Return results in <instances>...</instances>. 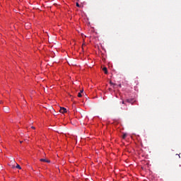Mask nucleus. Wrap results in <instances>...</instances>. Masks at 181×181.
<instances>
[{
    "label": "nucleus",
    "instance_id": "f257e3e1",
    "mask_svg": "<svg viewBox=\"0 0 181 181\" xmlns=\"http://www.w3.org/2000/svg\"><path fill=\"white\" fill-rule=\"evenodd\" d=\"M59 112H62V114H64V112H67V109H66L65 107H61Z\"/></svg>",
    "mask_w": 181,
    "mask_h": 181
},
{
    "label": "nucleus",
    "instance_id": "f03ea898",
    "mask_svg": "<svg viewBox=\"0 0 181 181\" xmlns=\"http://www.w3.org/2000/svg\"><path fill=\"white\" fill-rule=\"evenodd\" d=\"M126 101L127 103H129V104H132V105H133L134 103H135V101H134V99H127Z\"/></svg>",
    "mask_w": 181,
    "mask_h": 181
},
{
    "label": "nucleus",
    "instance_id": "7ed1b4c3",
    "mask_svg": "<svg viewBox=\"0 0 181 181\" xmlns=\"http://www.w3.org/2000/svg\"><path fill=\"white\" fill-rule=\"evenodd\" d=\"M40 162H47V163H50V160H46L45 158H41Z\"/></svg>",
    "mask_w": 181,
    "mask_h": 181
},
{
    "label": "nucleus",
    "instance_id": "20e7f679",
    "mask_svg": "<svg viewBox=\"0 0 181 181\" xmlns=\"http://www.w3.org/2000/svg\"><path fill=\"white\" fill-rule=\"evenodd\" d=\"M103 70L104 71L105 74H108V71L107 70V67H104V68L103 69Z\"/></svg>",
    "mask_w": 181,
    "mask_h": 181
},
{
    "label": "nucleus",
    "instance_id": "39448f33",
    "mask_svg": "<svg viewBox=\"0 0 181 181\" xmlns=\"http://www.w3.org/2000/svg\"><path fill=\"white\" fill-rule=\"evenodd\" d=\"M127 135L128 134L127 133L123 134V136H122L123 139H125V138H127Z\"/></svg>",
    "mask_w": 181,
    "mask_h": 181
},
{
    "label": "nucleus",
    "instance_id": "423d86ee",
    "mask_svg": "<svg viewBox=\"0 0 181 181\" xmlns=\"http://www.w3.org/2000/svg\"><path fill=\"white\" fill-rule=\"evenodd\" d=\"M4 111L5 112H8V111H9V107H5Z\"/></svg>",
    "mask_w": 181,
    "mask_h": 181
},
{
    "label": "nucleus",
    "instance_id": "0eeeda50",
    "mask_svg": "<svg viewBox=\"0 0 181 181\" xmlns=\"http://www.w3.org/2000/svg\"><path fill=\"white\" fill-rule=\"evenodd\" d=\"M16 168L17 169H22V168L21 167V165H19V164H17Z\"/></svg>",
    "mask_w": 181,
    "mask_h": 181
},
{
    "label": "nucleus",
    "instance_id": "6e6552de",
    "mask_svg": "<svg viewBox=\"0 0 181 181\" xmlns=\"http://www.w3.org/2000/svg\"><path fill=\"white\" fill-rule=\"evenodd\" d=\"M78 97H79V98H80V97H83V95H81V93L79 92V93H78Z\"/></svg>",
    "mask_w": 181,
    "mask_h": 181
},
{
    "label": "nucleus",
    "instance_id": "1a4fd4ad",
    "mask_svg": "<svg viewBox=\"0 0 181 181\" xmlns=\"http://www.w3.org/2000/svg\"><path fill=\"white\" fill-rule=\"evenodd\" d=\"M76 6H77L78 8H80V4H78V3H76Z\"/></svg>",
    "mask_w": 181,
    "mask_h": 181
},
{
    "label": "nucleus",
    "instance_id": "9d476101",
    "mask_svg": "<svg viewBox=\"0 0 181 181\" xmlns=\"http://www.w3.org/2000/svg\"><path fill=\"white\" fill-rule=\"evenodd\" d=\"M110 83L112 86H114V83H112V81H110Z\"/></svg>",
    "mask_w": 181,
    "mask_h": 181
},
{
    "label": "nucleus",
    "instance_id": "9b49d317",
    "mask_svg": "<svg viewBox=\"0 0 181 181\" xmlns=\"http://www.w3.org/2000/svg\"><path fill=\"white\" fill-rule=\"evenodd\" d=\"M32 129H35V127H31Z\"/></svg>",
    "mask_w": 181,
    "mask_h": 181
},
{
    "label": "nucleus",
    "instance_id": "f8f14e48",
    "mask_svg": "<svg viewBox=\"0 0 181 181\" xmlns=\"http://www.w3.org/2000/svg\"><path fill=\"white\" fill-rule=\"evenodd\" d=\"M122 104H125V102H124V100H122Z\"/></svg>",
    "mask_w": 181,
    "mask_h": 181
},
{
    "label": "nucleus",
    "instance_id": "ddd939ff",
    "mask_svg": "<svg viewBox=\"0 0 181 181\" xmlns=\"http://www.w3.org/2000/svg\"><path fill=\"white\" fill-rule=\"evenodd\" d=\"M83 90H81L79 93H81H81H83Z\"/></svg>",
    "mask_w": 181,
    "mask_h": 181
},
{
    "label": "nucleus",
    "instance_id": "4468645a",
    "mask_svg": "<svg viewBox=\"0 0 181 181\" xmlns=\"http://www.w3.org/2000/svg\"><path fill=\"white\" fill-rule=\"evenodd\" d=\"M0 104H2V101H0Z\"/></svg>",
    "mask_w": 181,
    "mask_h": 181
},
{
    "label": "nucleus",
    "instance_id": "2eb2a0df",
    "mask_svg": "<svg viewBox=\"0 0 181 181\" xmlns=\"http://www.w3.org/2000/svg\"><path fill=\"white\" fill-rule=\"evenodd\" d=\"M179 166H180V168L181 165H180Z\"/></svg>",
    "mask_w": 181,
    "mask_h": 181
}]
</instances>
